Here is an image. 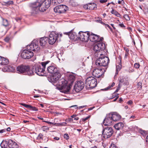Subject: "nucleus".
<instances>
[{"mask_svg":"<svg viewBox=\"0 0 148 148\" xmlns=\"http://www.w3.org/2000/svg\"><path fill=\"white\" fill-rule=\"evenodd\" d=\"M59 36V34L56 31L51 32L49 35L48 42L50 45H53L57 41Z\"/></svg>","mask_w":148,"mask_h":148,"instance_id":"obj_9","label":"nucleus"},{"mask_svg":"<svg viewBox=\"0 0 148 148\" xmlns=\"http://www.w3.org/2000/svg\"><path fill=\"white\" fill-rule=\"evenodd\" d=\"M70 32V31L68 32H65L64 33V34L66 35H68L69 36Z\"/></svg>","mask_w":148,"mask_h":148,"instance_id":"obj_54","label":"nucleus"},{"mask_svg":"<svg viewBox=\"0 0 148 148\" xmlns=\"http://www.w3.org/2000/svg\"><path fill=\"white\" fill-rule=\"evenodd\" d=\"M54 139L57 140H59L60 138L58 137H56L54 138Z\"/></svg>","mask_w":148,"mask_h":148,"instance_id":"obj_56","label":"nucleus"},{"mask_svg":"<svg viewBox=\"0 0 148 148\" xmlns=\"http://www.w3.org/2000/svg\"><path fill=\"white\" fill-rule=\"evenodd\" d=\"M103 39V38H99V40L98 42L102 41Z\"/></svg>","mask_w":148,"mask_h":148,"instance_id":"obj_60","label":"nucleus"},{"mask_svg":"<svg viewBox=\"0 0 148 148\" xmlns=\"http://www.w3.org/2000/svg\"><path fill=\"white\" fill-rule=\"evenodd\" d=\"M42 129L43 131H45L49 130V128L46 126H43L42 127Z\"/></svg>","mask_w":148,"mask_h":148,"instance_id":"obj_34","label":"nucleus"},{"mask_svg":"<svg viewBox=\"0 0 148 148\" xmlns=\"http://www.w3.org/2000/svg\"><path fill=\"white\" fill-rule=\"evenodd\" d=\"M134 67L136 69L139 68L140 67V64L138 63H135L134 64Z\"/></svg>","mask_w":148,"mask_h":148,"instance_id":"obj_36","label":"nucleus"},{"mask_svg":"<svg viewBox=\"0 0 148 148\" xmlns=\"http://www.w3.org/2000/svg\"><path fill=\"white\" fill-rule=\"evenodd\" d=\"M119 25V26L123 28H125V27L123 23H121V22H120Z\"/></svg>","mask_w":148,"mask_h":148,"instance_id":"obj_37","label":"nucleus"},{"mask_svg":"<svg viewBox=\"0 0 148 148\" xmlns=\"http://www.w3.org/2000/svg\"><path fill=\"white\" fill-rule=\"evenodd\" d=\"M105 27L107 28V27L111 31H112V28L108 24H107L106 25Z\"/></svg>","mask_w":148,"mask_h":148,"instance_id":"obj_41","label":"nucleus"},{"mask_svg":"<svg viewBox=\"0 0 148 148\" xmlns=\"http://www.w3.org/2000/svg\"><path fill=\"white\" fill-rule=\"evenodd\" d=\"M121 4L122 5H123L124 3V1L123 0H122L121 1Z\"/></svg>","mask_w":148,"mask_h":148,"instance_id":"obj_59","label":"nucleus"},{"mask_svg":"<svg viewBox=\"0 0 148 148\" xmlns=\"http://www.w3.org/2000/svg\"><path fill=\"white\" fill-rule=\"evenodd\" d=\"M58 124L60 125H65L66 124V123H61L60 124L58 123Z\"/></svg>","mask_w":148,"mask_h":148,"instance_id":"obj_53","label":"nucleus"},{"mask_svg":"<svg viewBox=\"0 0 148 148\" xmlns=\"http://www.w3.org/2000/svg\"><path fill=\"white\" fill-rule=\"evenodd\" d=\"M124 127V124L121 122L118 123L114 126L115 128L117 130L122 129Z\"/></svg>","mask_w":148,"mask_h":148,"instance_id":"obj_21","label":"nucleus"},{"mask_svg":"<svg viewBox=\"0 0 148 148\" xmlns=\"http://www.w3.org/2000/svg\"><path fill=\"white\" fill-rule=\"evenodd\" d=\"M64 0H52V4L54 5H58L64 1Z\"/></svg>","mask_w":148,"mask_h":148,"instance_id":"obj_23","label":"nucleus"},{"mask_svg":"<svg viewBox=\"0 0 148 148\" xmlns=\"http://www.w3.org/2000/svg\"><path fill=\"white\" fill-rule=\"evenodd\" d=\"M69 36L70 39H74L75 38V33H73L72 32H70Z\"/></svg>","mask_w":148,"mask_h":148,"instance_id":"obj_27","label":"nucleus"},{"mask_svg":"<svg viewBox=\"0 0 148 148\" xmlns=\"http://www.w3.org/2000/svg\"><path fill=\"white\" fill-rule=\"evenodd\" d=\"M47 37H44L40 38V45L42 46H45L47 43Z\"/></svg>","mask_w":148,"mask_h":148,"instance_id":"obj_19","label":"nucleus"},{"mask_svg":"<svg viewBox=\"0 0 148 148\" xmlns=\"http://www.w3.org/2000/svg\"><path fill=\"white\" fill-rule=\"evenodd\" d=\"M129 55V52H125V58H127V57Z\"/></svg>","mask_w":148,"mask_h":148,"instance_id":"obj_47","label":"nucleus"},{"mask_svg":"<svg viewBox=\"0 0 148 148\" xmlns=\"http://www.w3.org/2000/svg\"><path fill=\"white\" fill-rule=\"evenodd\" d=\"M9 148H18V145L15 142L12 140L10 139L8 140Z\"/></svg>","mask_w":148,"mask_h":148,"instance_id":"obj_18","label":"nucleus"},{"mask_svg":"<svg viewBox=\"0 0 148 148\" xmlns=\"http://www.w3.org/2000/svg\"><path fill=\"white\" fill-rule=\"evenodd\" d=\"M4 4L6 5H9L10 4H12L13 2L12 1H10L7 2H4Z\"/></svg>","mask_w":148,"mask_h":148,"instance_id":"obj_32","label":"nucleus"},{"mask_svg":"<svg viewBox=\"0 0 148 148\" xmlns=\"http://www.w3.org/2000/svg\"><path fill=\"white\" fill-rule=\"evenodd\" d=\"M16 71L18 73H23L25 75H34V71L31 69V68L27 65H20L17 67Z\"/></svg>","mask_w":148,"mask_h":148,"instance_id":"obj_7","label":"nucleus"},{"mask_svg":"<svg viewBox=\"0 0 148 148\" xmlns=\"http://www.w3.org/2000/svg\"><path fill=\"white\" fill-rule=\"evenodd\" d=\"M133 103L132 101L131 100H130L127 102V104L129 105H131Z\"/></svg>","mask_w":148,"mask_h":148,"instance_id":"obj_51","label":"nucleus"},{"mask_svg":"<svg viewBox=\"0 0 148 148\" xmlns=\"http://www.w3.org/2000/svg\"><path fill=\"white\" fill-rule=\"evenodd\" d=\"M135 118V116L132 115L130 117V119H132L133 118V119H134Z\"/></svg>","mask_w":148,"mask_h":148,"instance_id":"obj_61","label":"nucleus"},{"mask_svg":"<svg viewBox=\"0 0 148 148\" xmlns=\"http://www.w3.org/2000/svg\"><path fill=\"white\" fill-rule=\"evenodd\" d=\"M76 117V115H73L71 116L72 118H74L75 117Z\"/></svg>","mask_w":148,"mask_h":148,"instance_id":"obj_63","label":"nucleus"},{"mask_svg":"<svg viewBox=\"0 0 148 148\" xmlns=\"http://www.w3.org/2000/svg\"><path fill=\"white\" fill-rule=\"evenodd\" d=\"M89 38L90 41L92 42H98L99 40V36L98 35L90 32L89 35Z\"/></svg>","mask_w":148,"mask_h":148,"instance_id":"obj_16","label":"nucleus"},{"mask_svg":"<svg viewBox=\"0 0 148 148\" xmlns=\"http://www.w3.org/2000/svg\"><path fill=\"white\" fill-rule=\"evenodd\" d=\"M6 131V129H2L0 130V133L2 134L4 132H5Z\"/></svg>","mask_w":148,"mask_h":148,"instance_id":"obj_43","label":"nucleus"},{"mask_svg":"<svg viewBox=\"0 0 148 148\" xmlns=\"http://www.w3.org/2000/svg\"><path fill=\"white\" fill-rule=\"evenodd\" d=\"M79 118L78 117H75L73 119L74 120H75V121H76L78 120L79 119Z\"/></svg>","mask_w":148,"mask_h":148,"instance_id":"obj_57","label":"nucleus"},{"mask_svg":"<svg viewBox=\"0 0 148 148\" xmlns=\"http://www.w3.org/2000/svg\"><path fill=\"white\" fill-rule=\"evenodd\" d=\"M3 19V25L5 26H7L8 25V21L6 19L2 18Z\"/></svg>","mask_w":148,"mask_h":148,"instance_id":"obj_25","label":"nucleus"},{"mask_svg":"<svg viewBox=\"0 0 148 148\" xmlns=\"http://www.w3.org/2000/svg\"><path fill=\"white\" fill-rule=\"evenodd\" d=\"M110 148H118L114 144H111Z\"/></svg>","mask_w":148,"mask_h":148,"instance_id":"obj_42","label":"nucleus"},{"mask_svg":"<svg viewBox=\"0 0 148 148\" xmlns=\"http://www.w3.org/2000/svg\"><path fill=\"white\" fill-rule=\"evenodd\" d=\"M3 57L0 56V64H1V63H2V60L3 59Z\"/></svg>","mask_w":148,"mask_h":148,"instance_id":"obj_52","label":"nucleus"},{"mask_svg":"<svg viewBox=\"0 0 148 148\" xmlns=\"http://www.w3.org/2000/svg\"><path fill=\"white\" fill-rule=\"evenodd\" d=\"M43 135L41 133H40L38 136V138L39 139H42V138Z\"/></svg>","mask_w":148,"mask_h":148,"instance_id":"obj_44","label":"nucleus"},{"mask_svg":"<svg viewBox=\"0 0 148 148\" xmlns=\"http://www.w3.org/2000/svg\"><path fill=\"white\" fill-rule=\"evenodd\" d=\"M24 107L29 108L30 110L34 111H38V110L36 107H33L29 105L26 104L25 103H22L21 104Z\"/></svg>","mask_w":148,"mask_h":148,"instance_id":"obj_20","label":"nucleus"},{"mask_svg":"<svg viewBox=\"0 0 148 148\" xmlns=\"http://www.w3.org/2000/svg\"><path fill=\"white\" fill-rule=\"evenodd\" d=\"M120 88H121V86H120V84H119L118 85L117 88L115 90V92H118L119 91V90H120Z\"/></svg>","mask_w":148,"mask_h":148,"instance_id":"obj_39","label":"nucleus"},{"mask_svg":"<svg viewBox=\"0 0 148 148\" xmlns=\"http://www.w3.org/2000/svg\"><path fill=\"white\" fill-rule=\"evenodd\" d=\"M9 63V61L8 59L3 57L2 60V63H1V65H6L8 64Z\"/></svg>","mask_w":148,"mask_h":148,"instance_id":"obj_24","label":"nucleus"},{"mask_svg":"<svg viewBox=\"0 0 148 148\" xmlns=\"http://www.w3.org/2000/svg\"><path fill=\"white\" fill-rule=\"evenodd\" d=\"M38 41L34 40L29 45L26 47L27 49L23 50L21 53V57L23 58L29 59L34 55V53L32 51H38L39 50L38 45Z\"/></svg>","mask_w":148,"mask_h":148,"instance_id":"obj_3","label":"nucleus"},{"mask_svg":"<svg viewBox=\"0 0 148 148\" xmlns=\"http://www.w3.org/2000/svg\"><path fill=\"white\" fill-rule=\"evenodd\" d=\"M110 114L113 122L117 121L121 118V116L116 112L111 113Z\"/></svg>","mask_w":148,"mask_h":148,"instance_id":"obj_17","label":"nucleus"},{"mask_svg":"<svg viewBox=\"0 0 148 148\" xmlns=\"http://www.w3.org/2000/svg\"><path fill=\"white\" fill-rule=\"evenodd\" d=\"M137 86L139 90H141L142 88V83L140 82L138 83L137 84Z\"/></svg>","mask_w":148,"mask_h":148,"instance_id":"obj_30","label":"nucleus"},{"mask_svg":"<svg viewBox=\"0 0 148 148\" xmlns=\"http://www.w3.org/2000/svg\"><path fill=\"white\" fill-rule=\"evenodd\" d=\"M113 132V130L112 127H107L103 129L102 131V134L104 138H107L112 136Z\"/></svg>","mask_w":148,"mask_h":148,"instance_id":"obj_10","label":"nucleus"},{"mask_svg":"<svg viewBox=\"0 0 148 148\" xmlns=\"http://www.w3.org/2000/svg\"><path fill=\"white\" fill-rule=\"evenodd\" d=\"M9 40L10 38L8 37H6L4 39V40L7 42L9 41Z\"/></svg>","mask_w":148,"mask_h":148,"instance_id":"obj_46","label":"nucleus"},{"mask_svg":"<svg viewBox=\"0 0 148 148\" xmlns=\"http://www.w3.org/2000/svg\"><path fill=\"white\" fill-rule=\"evenodd\" d=\"M64 138L66 140H68L69 138V136L67 134H64Z\"/></svg>","mask_w":148,"mask_h":148,"instance_id":"obj_35","label":"nucleus"},{"mask_svg":"<svg viewBox=\"0 0 148 148\" xmlns=\"http://www.w3.org/2000/svg\"><path fill=\"white\" fill-rule=\"evenodd\" d=\"M51 0H37L33 3L30 4L31 13L32 15L38 13L39 11L43 12L50 6L51 3Z\"/></svg>","mask_w":148,"mask_h":148,"instance_id":"obj_2","label":"nucleus"},{"mask_svg":"<svg viewBox=\"0 0 148 148\" xmlns=\"http://www.w3.org/2000/svg\"><path fill=\"white\" fill-rule=\"evenodd\" d=\"M105 48V44L101 42L97 43L93 47L94 51V55L98 58L95 62L97 66H107L109 62V58L105 57L103 53V51Z\"/></svg>","mask_w":148,"mask_h":148,"instance_id":"obj_1","label":"nucleus"},{"mask_svg":"<svg viewBox=\"0 0 148 148\" xmlns=\"http://www.w3.org/2000/svg\"><path fill=\"white\" fill-rule=\"evenodd\" d=\"M107 0H100V2L101 3H103L106 2Z\"/></svg>","mask_w":148,"mask_h":148,"instance_id":"obj_48","label":"nucleus"},{"mask_svg":"<svg viewBox=\"0 0 148 148\" xmlns=\"http://www.w3.org/2000/svg\"><path fill=\"white\" fill-rule=\"evenodd\" d=\"M89 34H90V32H84L82 31H80L79 33L78 37L81 40L84 42H87L89 40Z\"/></svg>","mask_w":148,"mask_h":148,"instance_id":"obj_11","label":"nucleus"},{"mask_svg":"<svg viewBox=\"0 0 148 148\" xmlns=\"http://www.w3.org/2000/svg\"><path fill=\"white\" fill-rule=\"evenodd\" d=\"M6 129V131H10V130L11 129L10 127H8L7 129Z\"/></svg>","mask_w":148,"mask_h":148,"instance_id":"obj_58","label":"nucleus"},{"mask_svg":"<svg viewBox=\"0 0 148 148\" xmlns=\"http://www.w3.org/2000/svg\"><path fill=\"white\" fill-rule=\"evenodd\" d=\"M146 141L148 143V135L147 136L146 138Z\"/></svg>","mask_w":148,"mask_h":148,"instance_id":"obj_64","label":"nucleus"},{"mask_svg":"<svg viewBox=\"0 0 148 148\" xmlns=\"http://www.w3.org/2000/svg\"><path fill=\"white\" fill-rule=\"evenodd\" d=\"M112 118L110 114L106 115V116L103 120V123L105 126H110L113 123Z\"/></svg>","mask_w":148,"mask_h":148,"instance_id":"obj_13","label":"nucleus"},{"mask_svg":"<svg viewBox=\"0 0 148 148\" xmlns=\"http://www.w3.org/2000/svg\"><path fill=\"white\" fill-rule=\"evenodd\" d=\"M90 117L89 116H88L86 117V118H84L82 120L84 121H86V120H88L89 119V118H90Z\"/></svg>","mask_w":148,"mask_h":148,"instance_id":"obj_45","label":"nucleus"},{"mask_svg":"<svg viewBox=\"0 0 148 148\" xmlns=\"http://www.w3.org/2000/svg\"><path fill=\"white\" fill-rule=\"evenodd\" d=\"M86 84L89 88L92 89L97 86V80L93 77H89L86 80Z\"/></svg>","mask_w":148,"mask_h":148,"instance_id":"obj_8","label":"nucleus"},{"mask_svg":"<svg viewBox=\"0 0 148 148\" xmlns=\"http://www.w3.org/2000/svg\"><path fill=\"white\" fill-rule=\"evenodd\" d=\"M104 69H95L93 71L92 74L93 76L96 78H99L104 73Z\"/></svg>","mask_w":148,"mask_h":148,"instance_id":"obj_15","label":"nucleus"},{"mask_svg":"<svg viewBox=\"0 0 148 148\" xmlns=\"http://www.w3.org/2000/svg\"><path fill=\"white\" fill-rule=\"evenodd\" d=\"M67 81L63 78H62L59 81L58 84L56 86V88L60 92L64 93H68L71 88L68 85Z\"/></svg>","mask_w":148,"mask_h":148,"instance_id":"obj_6","label":"nucleus"},{"mask_svg":"<svg viewBox=\"0 0 148 148\" xmlns=\"http://www.w3.org/2000/svg\"><path fill=\"white\" fill-rule=\"evenodd\" d=\"M127 29H128L130 32L132 31V28L130 27H127Z\"/></svg>","mask_w":148,"mask_h":148,"instance_id":"obj_55","label":"nucleus"},{"mask_svg":"<svg viewBox=\"0 0 148 148\" xmlns=\"http://www.w3.org/2000/svg\"><path fill=\"white\" fill-rule=\"evenodd\" d=\"M43 121L44 122L47 123L48 124H49L53 125H54V124L53 123L50 122H49V121Z\"/></svg>","mask_w":148,"mask_h":148,"instance_id":"obj_40","label":"nucleus"},{"mask_svg":"<svg viewBox=\"0 0 148 148\" xmlns=\"http://www.w3.org/2000/svg\"><path fill=\"white\" fill-rule=\"evenodd\" d=\"M67 9L68 8L66 5H59L56 6L54 10L56 12L62 13H64Z\"/></svg>","mask_w":148,"mask_h":148,"instance_id":"obj_12","label":"nucleus"},{"mask_svg":"<svg viewBox=\"0 0 148 148\" xmlns=\"http://www.w3.org/2000/svg\"><path fill=\"white\" fill-rule=\"evenodd\" d=\"M69 78L71 79H72V80L71 81V82H73L74 81V80H75V77L73 76V75H70L69 76Z\"/></svg>","mask_w":148,"mask_h":148,"instance_id":"obj_38","label":"nucleus"},{"mask_svg":"<svg viewBox=\"0 0 148 148\" xmlns=\"http://www.w3.org/2000/svg\"><path fill=\"white\" fill-rule=\"evenodd\" d=\"M86 106H86L85 105V106H79V107H77V106L76 105H75L72 106L70 107L72 108V107H76L77 108L80 110L81 108H83L86 107Z\"/></svg>","mask_w":148,"mask_h":148,"instance_id":"obj_31","label":"nucleus"},{"mask_svg":"<svg viewBox=\"0 0 148 148\" xmlns=\"http://www.w3.org/2000/svg\"><path fill=\"white\" fill-rule=\"evenodd\" d=\"M114 85H115V83L114 82H113L112 83L111 85H110L111 86V87H113V86H114Z\"/></svg>","mask_w":148,"mask_h":148,"instance_id":"obj_62","label":"nucleus"},{"mask_svg":"<svg viewBox=\"0 0 148 148\" xmlns=\"http://www.w3.org/2000/svg\"><path fill=\"white\" fill-rule=\"evenodd\" d=\"M124 18L127 21H129L130 20V18L127 14H125L123 16Z\"/></svg>","mask_w":148,"mask_h":148,"instance_id":"obj_33","label":"nucleus"},{"mask_svg":"<svg viewBox=\"0 0 148 148\" xmlns=\"http://www.w3.org/2000/svg\"><path fill=\"white\" fill-rule=\"evenodd\" d=\"M96 5L95 4L93 3L90 4L89 8L91 10H95L96 8Z\"/></svg>","mask_w":148,"mask_h":148,"instance_id":"obj_26","label":"nucleus"},{"mask_svg":"<svg viewBox=\"0 0 148 148\" xmlns=\"http://www.w3.org/2000/svg\"><path fill=\"white\" fill-rule=\"evenodd\" d=\"M48 72L53 75V79L55 82L58 81L61 77V74L58 68L54 64H52L47 68Z\"/></svg>","mask_w":148,"mask_h":148,"instance_id":"obj_5","label":"nucleus"},{"mask_svg":"<svg viewBox=\"0 0 148 148\" xmlns=\"http://www.w3.org/2000/svg\"><path fill=\"white\" fill-rule=\"evenodd\" d=\"M124 50L125 51V52H129V50L127 48H124Z\"/></svg>","mask_w":148,"mask_h":148,"instance_id":"obj_50","label":"nucleus"},{"mask_svg":"<svg viewBox=\"0 0 148 148\" xmlns=\"http://www.w3.org/2000/svg\"><path fill=\"white\" fill-rule=\"evenodd\" d=\"M111 13L115 15L117 17H119L120 15V14L118 12L113 9L112 10Z\"/></svg>","mask_w":148,"mask_h":148,"instance_id":"obj_28","label":"nucleus"},{"mask_svg":"<svg viewBox=\"0 0 148 148\" xmlns=\"http://www.w3.org/2000/svg\"><path fill=\"white\" fill-rule=\"evenodd\" d=\"M84 82L81 81L77 82L74 87V89L76 92H78L84 88Z\"/></svg>","mask_w":148,"mask_h":148,"instance_id":"obj_14","label":"nucleus"},{"mask_svg":"<svg viewBox=\"0 0 148 148\" xmlns=\"http://www.w3.org/2000/svg\"><path fill=\"white\" fill-rule=\"evenodd\" d=\"M139 132L143 136H145L147 134V132L142 130H140L139 131Z\"/></svg>","mask_w":148,"mask_h":148,"instance_id":"obj_29","label":"nucleus"},{"mask_svg":"<svg viewBox=\"0 0 148 148\" xmlns=\"http://www.w3.org/2000/svg\"><path fill=\"white\" fill-rule=\"evenodd\" d=\"M1 146L2 148H7L8 146L9 147L8 141L3 140L1 144Z\"/></svg>","mask_w":148,"mask_h":148,"instance_id":"obj_22","label":"nucleus"},{"mask_svg":"<svg viewBox=\"0 0 148 148\" xmlns=\"http://www.w3.org/2000/svg\"><path fill=\"white\" fill-rule=\"evenodd\" d=\"M99 21H100V23H101L103 25H104L105 26V27L106 26V25L107 24H106L105 23H103V22H102V21H101V18L100 19V20H99Z\"/></svg>","mask_w":148,"mask_h":148,"instance_id":"obj_49","label":"nucleus"},{"mask_svg":"<svg viewBox=\"0 0 148 148\" xmlns=\"http://www.w3.org/2000/svg\"><path fill=\"white\" fill-rule=\"evenodd\" d=\"M50 61H47L41 63V65L38 64H35L31 68L34 71V72L39 76H43L44 74L45 69L46 66L50 62Z\"/></svg>","mask_w":148,"mask_h":148,"instance_id":"obj_4","label":"nucleus"}]
</instances>
